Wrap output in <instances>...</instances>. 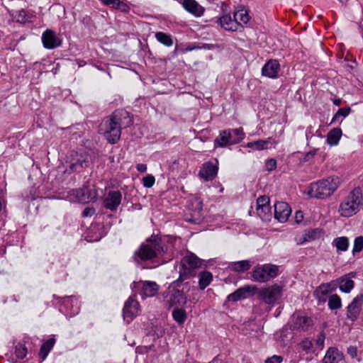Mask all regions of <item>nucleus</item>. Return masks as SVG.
<instances>
[{"mask_svg": "<svg viewBox=\"0 0 363 363\" xmlns=\"http://www.w3.org/2000/svg\"><path fill=\"white\" fill-rule=\"evenodd\" d=\"M347 352L352 359H354L357 356V347L351 345L347 347Z\"/></svg>", "mask_w": 363, "mask_h": 363, "instance_id": "54", "label": "nucleus"}, {"mask_svg": "<svg viewBox=\"0 0 363 363\" xmlns=\"http://www.w3.org/2000/svg\"><path fill=\"white\" fill-rule=\"evenodd\" d=\"M273 143H274V146H275V145L277 144V141H275V140H274V141H273Z\"/></svg>", "mask_w": 363, "mask_h": 363, "instance_id": "63", "label": "nucleus"}, {"mask_svg": "<svg viewBox=\"0 0 363 363\" xmlns=\"http://www.w3.org/2000/svg\"><path fill=\"white\" fill-rule=\"evenodd\" d=\"M325 339V335L323 331L320 333V334L317 336L315 340L316 345L323 348L324 347V341Z\"/></svg>", "mask_w": 363, "mask_h": 363, "instance_id": "53", "label": "nucleus"}, {"mask_svg": "<svg viewBox=\"0 0 363 363\" xmlns=\"http://www.w3.org/2000/svg\"><path fill=\"white\" fill-rule=\"evenodd\" d=\"M156 40L166 47H171L174 44V40L172 35L164 32H156L155 34Z\"/></svg>", "mask_w": 363, "mask_h": 363, "instance_id": "33", "label": "nucleus"}, {"mask_svg": "<svg viewBox=\"0 0 363 363\" xmlns=\"http://www.w3.org/2000/svg\"><path fill=\"white\" fill-rule=\"evenodd\" d=\"M340 179L338 177H328L316 182L311 183L308 190L311 197L325 199L330 196L338 188Z\"/></svg>", "mask_w": 363, "mask_h": 363, "instance_id": "5", "label": "nucleus"}, {"mask_svg": "<svg viewBox=\"0 0 363 363\" xmlns=\"http://www.w3.org/2000/svg\"><path fill=\"white\" fill-rule=\"evenodd\" d=\"M342 100L340 99H335L333 100V104L335 106H340Z\"/></svg>", "mask_w": 363, "mask_h": 363, "instance_id": "62", "label": "nucleus"}, {"mask_svg": "<svg viewBox=\"0 0 363 363\" xmlns=\"http://www.w3.org/2000/svg\"><path fill=\"white\" fill-rule=\"evenodd\" d=\"M332 244L336 247L337 251L345 252L347 251L349 247V238L345 236L338 237L333 240Z\"/></svg>", "mask_w": 363, "mask_h": 363, "instance_id": "35", "label": "nucleus"}, {"mask_svg": "<svg viewBox=\"0 0 363 363\" xmlns=\"http://www.w3.org/2000/svg\"><path fill=\"white\" fill-rule=\"evenodd\" d=\"M59 69H60V65L59 64H57L55 67H53L52 69V72L54 74H56L57 73V72L59 71Z\"/></svg>", "mask_w": 363, "mask_h": 363, "instance_id": "61", "label": "nucleus"}, {"mask_svg": "<svg viewBox=\"0 0 363 363\" xmlns=\"http://www.w3.org/2000/svg\"><path fill=\"white\" fill-rule=\"evenodd\" d=\"M363 250V236H357L354 240L352 254L355 255Z\"/></svg>", "mask_w": 363, "mask_h": 363, "instance_id": "44", "label": "nucleus"}, {"mask_svg": "<svg viewBox=\"0 0 363 363\" xmlns=\"http://www.w3.org/2000/svg\"><path fill=\"white\" fill-rule=\"evenodd\" d=\"M13 345H15V354L16 357L19 359H24L28 352V350L24 342L20 341L16 343L14 342Z\"/></svg>", "mask_w": 363, "mask_h": 363, "instance_id": "38", "label": "nucleus"}, {"mask_svg": "<svg viewBox=\"0 0 363 363\" xmlns=\"http://www.w3.org/2000/svg\"><path fill=\"white\" fill-rule=\"evenodd\" d=\"M363 303V291L357 294L347 307V318L354 322L357 320Z\"/></svg>", "mask_w": 363, "mask_h": 363, "instance_id": "12", "label": "nucleus"}, {"mask_svg": "<svg viewBox=\"0 0 363 363\" xmlns=\"http://www.w3.org/2000/svg\"><path fill=\"white\" fill-rule=\"evenodd\" d=\"M252 267L249 260H241L229 263L228 268L233 272L242 273L248 271Z\"/></svg>", "mask_w": 363, "mask_h": 363, "instance_id": "27", "label": "nucleus"}, {"mask_svg": "<svg viewBox=\"0 0 363 363\" xmlns=\"http://www.w3.org/2000/svg\"><path fill=\"white\" fill-rule=\"evenodd\" d=\"M251 292V286L249 285L240 287L227 296V301L236 302L241 299L246 298L247 294Z\"/></svg>", "mask_w": 363, "mask_h": 363, "instance_id": "24", "label": "nucleus"}, {"mask_svg": "<svg viewBox=\"0 0 363 363\" xmlns=\"http://www.w3.org/2000/svg\"><path fill=\"white\" fill-rule=\"evenodd\" d=\"M295 222L297 224L301 223L303 220V213L301 211H297L295 213L294 216Z\"/></svg>", "mask_w": 363, "mask_h": 363, "instance_id": "56", "label": "nucleus"}, {"mask_svg": "<svg viewBox=\"0 0 363 363\" xmlns=\"http://www.w3.org/2000/svg\"><path fill=\"white\" fill-rule=\"evenodd\" d=\"M202 260L194 253L187 254L180 261L179 277L185 280L195 277L197 270L201 268Z\"/></svg>", "mask_w": 363, "mask_h": 363, "instance_id": "7", "label": "nucleus"}, {"mask_svg": "<svg viewBox=\"0 0 363 363\" xmlns=\"http://www.w3.org/2000/svg\"><path fill=\"white\" fill-rule=\"evenodd\" d=\"M318 233V229L309 230L308 233L304 235V241L316 239Z\"/></svg>", "mask_w": 363, "mask_h": 363, "instance_id": "48", "label": "nucleus"}, {"mask_svg": "<svg viewBox=\"0 0 363 363\" xmlns=\"http://www.w3.org/2000/svg\"><path fill=\"white\" fill-rule=\"evenodd\" d=\"M91 164V155L83 148L69 151L66 157L67 171L69 174L83 172Z\"/></svg>", "mask_w": 363, "mask_h": 363, "instance_id": "4", "label": "nucleus"}, {"mask_svg": "<svg viewBox=\"0 0 363 363\" xmlns=\"http://www.w3.org/2000/svg\"><path fill=\"white\" fill-rule=\"evenodd\" d=\"M72 195L77 202L88 203L96 201L98 192L94 185H84L82 188L72 190Z\"/></svg>", "mask_w": 363, "mask_h": 363, "instance_id": "9", "label": "nucleus"}, {"mask_svg": "<svg viewBox=\"0 0 363 363\" xmlns=\"http://www.w3.org/2000/svg\"><path fill=\"white\" fill-rule=\"evenodd\" d=\"M291 330L298 332L307 331L313 325V320L312 318L307 315H303L297 313H295L291 315Z\"/></svg>", "mask_w": 363, "mask_h": 363, "instance_id": "11", "label": "nucleus"}, {"mask_svg": "<svg viewBox=\"0 0 363 363\" xmlns=\"http://www.w3.org/2000/svg\"><path fill=\"white\" fill-rule=\"evenodd\" d=\"M172 311V318L174 321L179 325H182L187 319V313L182 308V306H174Z\"/></svg>", "mask_w": 363, "mask_h": 363, "instance_id": "30", "label": "nucleus"}, {"mask_svg": "<svg viewBox=\"0 0 363 363\" xmlns=\"http://www.w3.org/2000/svg\"><path fill=\"white\" fill-rule=\"evenodd\" d=\"M280 64L277 60H268L262 68V74L264 77L276 79L279 76Z\"/></svg>", "mask_w": 363, "mask_h": 363, "instance_id": "21", "label": "nucleus"}, {"mask_svg": "<svg viewBox=\"0 0 363 363\" xmlns=\"http://www.w3.org/2000/svg\"><path fill=\"white\" fill-rule=\"evenodd\" d=\"M41 39L43 47L48 50H53L60 47L62 44V40L51 29L45 30L42 34Z\"/></svg>", "mask_w": 363, "mask_h": 363, "instance_id": "17", "label": "nucleus"}, {"mask_svg": "<svg viewBox=\"0 0 363 363\" xmlns=\"http://www.w3.org/2000/svg\"><path fill=\"white\" fill-rule=\"evenodd\" d=\"M182 6L186 11L196 17L201 16L205 11L204 8L196 0H183Z\"/></svg>", "mask_w": 363, "mask_h": 363, "instance_id": "23", "label": "nucleus"}, {"mask_svg": "<svg viewBox=\"0 0 363 363\" xmlns=\"http://www.w3.org/2000/svg\"><path fill=\"white\" fill-rule=\"evenodd\" d=\"M339 355V350L336 347H330L323 359V363H337V357Z\"/></svg>", "mask_w": 363, "mask_h": 363, "instance_id": "37", "label": "nucleus"}, {"mask_svg": "<svg viewBox=\"0 0 363 363\" xmlns=\"http://www.w3.org/2000/svg\"><path fill=\"white\" fill-rule=\"evenodd\" d=\"M56 340L54 337H51L48 339L47 341L43 342L42 345L40 346V351H39V357L42 359V360H44L48 357V354L51 351V350L53 348L55 344Z\"/></svg>", "mask_w": 363, "mask_h": 363, "instance_id": "29", "label": "nucleus"}, {"mask_svg": "<svg viewBox=\"0 0 363 363\" xmlns=\"http://www.w3.org/2000/svg\"><path fill=\"white\" fill-rule=\"evenodd\" d=\"M252 289L254 291L257 289L256 286H253Z\"/></svg>", "mask_w": 363, "mask_h": 363, "instance_id": "64", "label": "nucleus"}, {"mask_svg": "<svg viewBox=\"0 0 363 363\" xmlns=\"http://www.w3.org/2000/svg\"><path fill=\"white\" fill-rule=\"evenodd\" d=\"M354 274L355 273L351 272L335 279V281L338 282L337 288H339L342 292L348 294L354 288V282L351 278L354 277Z\"/></svg>", "mask_w": 363, "mask_h": 363, "instance_id": "22", "label": "nucleus"}, {"mask_svg": "<svg viewBox=\"0 0 363 363\" xmlns=\"http://www.w3.org/2000/svg\"><path fill=\"white\" fill-rule=\"evenodd\" d=\"M81 22L82 24H84L85 26L86 27H89L90 25L92 23V20H91V18L88 16V15H86L84 16L82 20H81Z\"/></svg>", "mask_w": 363, "mask_h": 363, "instance_id": "57", "label": "nucleus"}, {"mask_svg": "<svg viewBox=\"0 0 363 363\" xmlns=\"http://www.w3.org/2000/svg\"><path fill=\"white\" fill-rule=\"evenodd\" d=\"M213 47V45L211 44H204L202 47H196V48H190L189 50H191L195 48H199V49L203 48V49L211 50Z\"/></svg>", "mask_w": 363, "mask_h": 363, "instance_id": "59", "label": "nucleus"}, {"mask_svg": "<svg viewBox=\"0 0 363 363\" xmlns=\"http://www.w3.org/2000/svg\"><path fill=\"white\" fill-rule=\"evenodd\" d=\"M216 22L223 29L228 31H238L243 28L242 26L232 18L230 14H225L217 18Z\"/></svg>", "mask_w": 363, "mask_h": 363, "instance_id": "18", "label": "nucleus"}, {"mask_svg": "<svg viewBox=\"0 0 363 363\" xmlns=\"http://www.w3.org/2000/svg\"><path fill=\"white\" fill-rule=\"evenodd\" d=\"M351 112L350 107H344L339 108L335 114L333 116L330 124L336 123L340 117L346 118Z\"/></svg>", "mask_w": 363, "mask_h": 363, "instance_id": "42", "label": "nucleus"}, {"mask_svg": "<svg viewBox=\"0 0 363 363\" xmlns=\"http://www.w3.org/2000/svg\"><path fill=\"white\" fill-rule=\"evenodd\" d=\"M121 199L122 194L120 191H109L104 199V207L107 210L116 211L121 203Z\"/></svg>", "mask_w": 363, "mask_h": 363, "instance_id": "15", "label": "nucleus"}, {"mask_svg": "<svg viewBox=\"0 0 363 363\" xmlns=\"http://www.w3.org/2000/svg\"><path fill=\"white\" fill-rule=\"evenodd\" d=\"M185 220L193 223V224H198L201 220V211H196L194 213V214L191 215L190 217H189L187 215L186 216Z\"/></svg>", "mask_w": 363, "mask_h": 363, "instance_id": "45", "label": "nucleus"}, {"mask_svg": "<svg viewBox=\"0 0 363 363\" xmlns=\"http://www.w3.org/2000/svg\"><path fill=\"white\" fill-rule=\"evenodd\" d=\"M230 133L228 130H223L220 131L219 135L214 140L215 147H225L228 145H233L231 144Z\"/></svg>", "mask_w": 363, "mask_h": 363, "instance_id": "25", "label": "nucleus"}, {"mask_svg": "<svg viewBox=\"0 0 363 363\" xmlns=\"http://www.w3.org/2000/svg\"><path fill=\"white\" fill-rule=\"evenodd\" d=\"M345 61H347V63L345 65V67L350 71V72L352 71H354L356 69L357 67V62L355 60H350L347 57L345 58Z\"/></svg>", "mask_w": 363, "mask_h": 363, "instance_id": "49", "label": "nucleus"}, {"mask_svg": "<svg viewBox=\"0 0 363 363\" xmlns=\"http://www.w3.org/2000/svg\"><path fill=\"white\" fill-rule=\"evenodd\" d=\"M274 207L275 219L280 223L287 221L291 213L290 206L286 202L277 201L275 203Z\"/></svg>", "mask_w": 363, "mask_h": 363, "instance_id": "19", "label": "nucleus"}, {"mask_svg": "<svg viewBox=\"0 0 363 363\" xmlns=\"http://www.w3.org/2000/svg\"><path fill=\"white\" fill-rule=\"evenodd\" d=\"M338 282L333 280L329 283L322 284L314 291L313 295L320 302L326 301V296L337 289Z\"/></svg>", "mask_w": 363, "mask_h": 363, "instance_id": "16", "label": "nucleus"}, {"mask_svg": "<svg viewBox=\"0 0 363 363\" xmlns=\"http://www.w3.org/2000/svg\"><path fill=\"white\" fill-rule=\"evenodd\" d=\"M73 298H74L73 296H65V297H62V298L64 300L63 302H62L63 304H65V305L68 304V303L69 301H72Z\"/></svg>", "mask_w": 363, "mask_h": 363, "instance_id": "60", "label": "nucleus"}, {"mask_svg": "<svg viewBox=\"0 0 363 363\" xmlns=\"http://www.w3.org/2000/svg\"><path fill=\"white\" fill-rule=\"evenodd\" d=\"M233 17L235 21H238L240 24L241 23H247L250 20V16L248 13V11L245 9H240L234 12Z\"/></svg>", "mask_w": 363, "mask_h": 363, "instance_id": "39", "label": "nucleus"}, {"mask_svg": "<svg viewBox=\"0 0 363 363\" xmlns=\"http://www.w3.org/2000/svg\"><path fill=\"white\" fill-rule=\"evenodd\" d=\"M230 133L231 144L235 145L240 143L245 138V133L242 128L228 129Z\"/></svg>", "mask_w": 363, "mask_h": 363, "instance_id": "34", "label": "nucleus"}, {"mask_svg": "<svg viewBox=\"0 0 363 363\" xmlns=\"http://www.w3.org/2000/svg\"><path fill=\"white\" fill-rule=\"evenodd\" d=\"M103 3L107 6H111L113 9L128 13L130 10L129 6L121 0H102Z\"/></svg>", "mask_w": 363, "mask_h": 363, "instance_id": "36", "label": "nucleus"}, {"mask_svg": "<svg viewBox=\"0 0 363 363\" xmlns=\"http://www.w3.org/2000/svg\"><path fill=\"white\" fill-rule=\"evenodd\" d=\"M196 276L199 277V288L200 290H204L213 281L212 273L207 270L199 272Z\"/></svg>", "mask_w": 363, "mask_h": 363, "instance_id": "26", "label": "nucleus"}, {"mask_svg": "<svg viewBox=\"0 0 363 363\" xmlns=\"http://www.w3.org/2000/svg\"><path fill=\"white\" fill-rule=\"evenodd\" d=\"M96 212V210L94 207H86L82 213V216L83 218H86V217H91Z\"/></svg>", "mask_w": 363, "mask_h": 363, "instance_id": "52", "label": "nucleus"}, {"mask_svg": "<svg viewBox=\"0 0 363 363\" xmlns=\"http://www.w3.org/2000/svg\"><path fill=\"white\" fill-rule=\"evenodd\" d=\"M266 169L271 172L277 167V160L275 159H269L265 162Z\"/></svg>", "mask_w": 363, "mask_h": 363, "instance_id": "50", "label": "nucleus"}, {"mask_svg": "<svg viewBox=\"0 0 363 363\" xmlns=\"http://www.w3.org/2000/svg\"><path fill=\"white\" fill-rule=\"evenodd\" d=\"M299 345L302 350L304 351L306 354L313 353L315 352L312 341L308 338L303 340L300 342Z\"/></svg>", "mask_w": 363, "mask_h": 363, "instance_id": "43", "label": "nucleus"}, {"mask_svg": "<svg viewBox=\"0 0 363 363\" xmlns=\"http://www.w3.org/2000/svg\"><path fill=\"white\" fill-rule=\"evenodd\" d=\"M279 274V266L272 264H257L252 272V279L263 283L277 277Z\"/></svg>", "mask_w": 363, "mask_h": 363, "instance_id": "8", "label": "nucleus"}, {"mask_svg": "<svg viewBox=\"0 0 363 363\" xmlns=\"http://www.w3.org/2000/svg\"><path fill=\"white\" fill-rule=\"evenodd\" d=\"M218 161L215 159L213 161H208L204 162L199 172V176L205 181L213 180L218 174Z\"/></svg>", "mask_w": 363, "mask_h": 363, "instance_id": "13", "label": "nucleus"}, {"mask_svg": "<svg viewBox=\"0 0 363 363\" xmlns=\"http://www.w3.org/2000/svg\"><path fill=\"white\" fill-rule=\"evenodd\" d=\"M272 138H269L267 140H257L256 141L248 143L245 147L251 148L255 150H262L268 149V145L272 144Z\"/></svg>", "mask_w": 363, "mask_h": 363, "instance_id": "32", "label": "nucleus"}, {"mask_svg": "<svg viewBox=\"0 0 363 363\" xmlns=\"http://www.w3.org/2000/svg\"><path fill=\"white\" fill-rule=\"evenodd\" d=\"M282 361H283L282 356L273 355L270 357L267 358L264 361V363H281Z\"/></svg>", "mask_w": 363, "mask_h": 363, "instance_id": "51", "label": "nucleus"}, {"mask_svg": "<svg viewBox=\"0 0 363 363\" xmlns=\"http://www.w3.org/2000/svg\"><path fill=\"white\" fill-rule=\"evenodd\" d=\"M316 152H317L316 149H313V150H311V151L308 152L304 155L303 161L304 162H308L311 160H312L314 157V156L315 155Z\"/></svg>", "mask_w": 363, "mask_h": 363, "instance_id": "55", "label": "nucleus"}, {"mask_svg": "<svg viewBox=\"0 0 363 363\" xmlns=\"http://www.w3.org/2000/svg\"><path fill=\"white\" fill-rule=\"evenodd\" d=\"M139 303L132 297H129L128 299L125 302L124 307L123 308V315L125 320L129 323L137 315L139 310Z\"/></svg>", "mask_w": 363, "mask_h": 363, "instance_id": "20", "label": "nucleus"}, {"mask_svg": "<svg viewBox=\"0 0 363 363\" xmlns=\"http://www.w3.org/2000/svg\"><path fill=\"white\" fill-rule=\"evenodd\" d=\"M136 169L138 172L144 173L147 171V165L145 164H138L136 165Z\"/></svg>", "mask_w": 363, "mask_h": 363, "instance_id": "58", "label": "nucleus"}, {"mask_svg": "<svg viewBox=\"0 0 363 363\" xmlns=\"http://www.w3.org/2000/svg\"><path fill=\"white\" fill-rule=\"evenodd\" d=\"M282 289L278 284L263 288L258 291L260 300L269 305H274L281 296Z\"/></svg>", "mask_w": 363, "mask_h": 363, "instance_id": "10", "label": "nucleus"}, {"mask_svg": "<svg viewBox=\"0 0 363 363\" xmlns=\"http://www.w3.org/2000/svg\"><path fill=\"white\" fill-rule=\"evenodd\" d=\"M342 307V301L337 294H333L328 298V308L330 310H337Z\"/></svg>", "mask_w": 363, "mask_h": 363, "instance_id": "40", "label": "nucleus"}, {"mask_svg": "<svg viewBox=\"0 0 363 363\" xmlns=\"http://www.w3.org/2000/svg\"><path fill=\"white\" fill-rule=\"evenodd\" d=\"M155 182V177L152 174H147L143 178V184L146 188H151Z\"/></svg>", "mask_w": 363, "mask_h": 363, "instance_id": "46", "label": "nucleus"}, {"mask_svg": "<svg viewBox=\"0 0 363 363\" xmlns=\"http://www.w3.org/2000/svg\"><path fill=\"white\" fill-rule=\"evenodd\" d=\"M194 286L189 281L179 277L173 281L163 295L169 307L184 306L187 303V294Z\"/></svg>", "mask_w": 363, "mask_h": 363, "instance_id": "3", "label": "nucleus"}, {"mask_svg": "<svg viewBox=\"0 0 363 363\" xmlns=\"http://www.w3.org/2000/svg\"><path fill=\"white\" fill-rule=\"evenodd\" d=\"M134 289H141L143 298L152 297L155 296L159 290L158 284L152 281H140L133 283Z\"/></svg>", "mask_w": 363, "mask_h": 363, "instance_id": "14", "label": "nucleus"}, {"mask_svg": "<svg viewBox=\"0 0 363 363\" xmlns=\"http://www.w3.org/2000/svg\"><path fill=\"white\" fill-rule=\"evenodd\" d=\"M362 204V191L357 186L352 189L340 203L339 212L343 217H351L359 211Z\"/></svg>", "mask_w": 363, "mask_h": 363, "instance_id": "6", "label": "nucleus"}, {"mask_svg": "<svg viewBox=\"0 0 363 363\" xmlns=\"http://www.w3.org/2000/svg\"><path fill=\"white\" fill-rule=\"evenodd\" d=\"M256 203H257V208L270 206L269 205V198L265 195L260 196L257 199Z\"/></svg>", "mask_w": 363, "mask_h": 363, "instance_id": "47", "label": "nucleus"}, {"mask_svg": "<svg viewBox=\"0 0 363 363\" xmlns=\"http://www.w3.org/2000/svg\"><path fill=\"white\" fill-rule=\"evenodd\" d=\"M256 210L258 216L262 220L267 221L270 220L272 216L270 206L256 208Z\"/></svg>", "mask_w": 363, "mask_h": 363, "instance_id": "41", "label": "nucleus"}, {"mask_svg": "<svg viewBox=\"0 0 363 363\" xmlns=\"http://www.w3.org/2000/svg\"><path fill=\"white\" fill-rule=\"evenodd\" d=\"M13 18L17 23L25 24L27 22H31L33 15L27 12L25 9H22L18 11H14Z\"/></svg>", "mask_w": 363, "mask_h": 363, "instance_id": "31", "label": "nucleus"}, {"mask_svg": "<svg viewBox=\"0 0 363 363\" xmlns=\"http://www.w3.org/2000/svg\"><path fill=\"white\" fill-rule=\"evenodd\" d=\"M174 238L169 235H152L146 239L134 253V259L137 261L140 259L142 261L152 260L162 256L168 252L169 243H172Z\"/></svg>", "mask_w": 363, "mask_h": 363, "instance_id": "2", "label": "nucleus"}, {"mask_svg": "<svg viewBox=\"0 0 363 363\" xmlns=\"http://www.w3.org/2000/svg\"><path fill=\"white\" fill-rule=\"evenodd\" d=\"M342 132L340 128L331 129L327 134V143L331 145H337L341 138Z\"/></svg>", "mask_w": 363, "mask_h": 363, "instance_id": "28", "label": "nucleus"}, {"mask_svg": "<svg viewBox=\"0 0 363 363\" xmlns=\"http://www.w3.org/2000/svg\"><path fill=\"white\" fill-rule=\"evenodd\" d=\"M133 123V117L129 112L124 109H116L101 121L98 132L110 144H116L121 138V130L130 127Z\"/></svg>", "mask_w": 363, "mask_h": 363, "instance_id": "1", "label": "nucleus"}]
</instances>
